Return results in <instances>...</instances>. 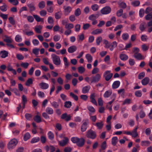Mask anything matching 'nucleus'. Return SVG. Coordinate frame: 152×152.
<instances>
[{
  "label": "nucleus",
  "instance_id": "nucleus-16",
  "mask_svg": "<svg viewBox=\"0 0 152 152\" xmlns=\"http://www.w3.org/2000/svg\"><path fill=\"white\" fill-rule=\"evenodd\" d=\"M85 140L83 138H79V140L77 143V145L80 147L82 146L84 144Z\"/></svg>",
  "mask_w": 152,
  "mask_h": 152
},
{
  "label": "nucleus",
  "instance_id": "nucleus-64",
  "mask_svg": "<svg viewBox=\"0 0 152 152\" xmlns=\"http://www.w3.org/2000/svg\"><path fill=\"white\" fill-rule=\"evenodd\" d=\"M145 18L147 20H149L152 19V13H150L145 16Z\"/></svg>",
  "mask_w": 152,
  "mask_h": 152
},
{
  "label": "nucleus",
  "instance_id": "nucleus-27",
  "mask_svg": "<svg viewBox=\"0 0 152 152\" xmlns=\"http://www.w3.org/2000/svg\"><path fill=\"white\" fill-rule=\"evenodd\" d=\"M145 24V23L144 22H142L140 24L139 27V28L141 31H145L146 28Z\"/></svg>",
  "mask_w": 152,
  "mask_h": 152
},
{
  "label": "nucleus",
  "instance_id": "nucleus-21",
  "mask_svg": "<svg viewBox=\"0 0 152 152\" xmlns=\"http://www.w3.org/2000/svg\"><path fill=\"white\" fill-rule=\"evenodd\" d=\"M120 84V82L119 81H115L112 85V88H118Z\"/></svg>",
  "mask_w": 152,
  "mask_h": 152
},
{
  "label": "nucleus",
  "instance_id": "nucleus-19",
  "mask_svg": "<svg viewBox=\"0 0 152 152\" xmlns=\"http://www.w3.org/2000/svg\"><path fill=\"white\" fill-rule=\"evenodd\" d=\"M90 88L91 87L89 86H86L84 87L82 89V93L83 94H86L88 93Z\"/></svg>",
  "mask_w": 152,
  "mask_h": 152
},
{
  "label": "nucleus",
  "instance_id": "nucleus-41",
  "mask_svg": "<svg viewBox=\"0 0 152 152\" xmlns=\"http://www.w3.org/2000/svg\"><path fill=\"white\" fill-rule=\"evenodd\" d=\"M140 2L139 1H134L132 2L131 4L133 6L137 7L140 4Z\"/></svg>",
  "mask_w": 152,
  "mask_h": 152
},
{
  "label": "nucleus",
  "instance_id": "nucleus-55",
  "mask_svg": "<svg viewBox=\"0 0 152 152\" xmlns=\"http://www.w3.org/2000/svg\"><path fill=\"white\" fill-rule=\"evenodd\" d=\"M91 8L93 11H96L98 10L99 7L98 5L94 4L91 6Z\"/></svg>",
  "mask_w": 152,
  "mask_h": 152
},
{
  "label": "nucleus",
  "instance_id": "nucleus-24",
  "mask_svg": "<svg viewBox=\"0 0 152 152\" xmlns=\"http://www.w3.org/2000/svg\"><path fill=\"white\" fill-rule=\"evenodd\" d=\"M150 142L147 140L142 141L141 142V145L142 146H147L150 145Z\"/></svg>",
  "mask_w": 152,
  "mask_h": 152
},
{
  "label": "nucleus",
  "instance_id": "nucleus-6",
  "mask_svg": "<svg viewBox=\"0 0 152 152\" xmlns=\"http://www.w3.org/2000/svg\"><path fill=\"white\" fill-rule=\"evenodd\" d=\"M101 77V75L99 74H97L95 76L92 77L91 83H96L98 82Z\"/></svg>",
  "mask_w": 152,
  "mask_h": 152
},
{
  "label": "nucleus",
  "instance_id": "nucleus-28",
  "mask_svg": "<svg viewBox=\"0 0 152 152\" xmlns=\"http://www.w3.org/2000/svg\"><path fill=\"white\" fill-rule=\"evenodd\" d=\"M42 28V26L40 25L36 26L35 27V31L38 33H41V30Z\"/></svg>",
  "mask_w": 152,
  "mask_h": 152
},
{
  "label": "nucleus",
  "instance_id": "nucleus-44",
  "mask_svg": "<svg viewBox=\"0 0 152 152\" xmlns=\"http://www.w3.org/2000/svg\"><path fill=\"white\" fill-rule=\"evenodd\" d=\"M61 39V36L58 34L56 35L53 36V39L54 42H57L59 41Z\"/></svg>",
  "mask_w": 152,
  "mask_h": 152
},
{
  "label": "nucleus",
  "instance_id": "nucleus-26",
  "mask_svg": "<svg viewBox=\"0 0 152 152\" xmlns=\"http://www.w3.org/2000/svg\"><path fill=\"white\" fill-rule=\"evenodd\" d=\"M27 6L29 8L30 12L34 11L35 10V7L33 3L28 4Z\"/></svg>",
  "mask_w": 152,
  "mask_h": 152
},
{
  "label": "nucleus",
  "instance_id": "nucleus-15",
  "mask_svg": "<svg viewBox=\"0 0 152 152\" xmlns=\"http://www.w3.org/2000/svg\"><path fill=\"white\" fill-rule=\"evenodd\" d=\"M8 52L6 50L1 51L0 53V56L3 58H5L8 56Z\"/></svg>",
  "mask_w": 152,
  "mask_h": 152
},
{
  "label": "nucleus",
  "instance_id": "nucleus-3",
  "mask_svg": "<svg viewBox=\"0 0 152 152\" xmlns=\"http://www.w3.org/2000/svg\"><path fill=\"white\" fill-rule=\"evenodd\" d=\"M113 74L110 72V71H106L103 74V77L105 78L106 81L109 80L112 77Z\"/></svg>",
  "mask_w": 152,
  "mask_h": 152
},
{
  "label": "nucleus",
  "instance_id": "nucleus-62",
  "mask_svg": "<svg viewBox=\"0 0 152 152\" xmlns=\"http://www.w3.org/2000/svg\"><path fill=\"white\" fill-rule=\"evenodd\" d=\"M8 1L14 5H17L18 4V1L17 0H8Z\"/></svg>",
  "mask_w": 152,
  "mask_h": 152
},
{
  "label": "nucleus",
  "instance_id": "nucleus-18",
  "mask_svg": "<svg viewBox=\"0 0 152 152\" xmlns=\"http://www.w3.org/2000/svg\"><path fill=\"white\" fill-rule=\"evenodd\" d=\"M103 30L101 29H97L93 31L91 34L93 35H96L102 33Z\"/></svg>",
  "mask_w": 152,
  "mask_h": 152
},
{
  "label": "nucleus",
  "instance_id": "nucleus-39",
  "mask_svg": "<svg viewBox=\"0 0 152 152\" xmlns=\"http://www.w3.org/2000/svg\"><path fill=\"white\" fill-rule=\"evenodd\" d=\"M39 140L40 138L39 137H34L31 140V143H36L39 141Z\"/></svg>",
  "mask_w": 152,
  "mask_h": 152
},
{
  "label": "nucleus",
  "instance_id": "nucleus-59",
  "mask_svg": "<svg viewBox=\"0 0 152 152\" xmlns=\"http://www.w3.org/2000/svg\"><path fill=\"white\" fill-rule=\"evenodd\" d=\"M8 19L11 24L13 25L15 24V21L13 17H10Z\"/></svg>",
  "mask_w": 152,
  "mask_h": 152
},
{
  "label": "nucleus",
  "instance_id": "nucleus-38",
  "mask_svg": "<svg viewBox=\"0 0 152 152\" xmlns=\"http://www.w3.org/2000/svg\"><path fill=\"white\" fill-rule=\"evenodd\" d=\"M74 26V25L72 23H68L66 24L65 26V28L68 29H71Z\"/></svg>",
  "mask_w": 152,
  "mask_h": 152
},
{
  "label": "nucleus",
  "instance_id": "nucleus-36",
  "mask_svg": "<svg viewBox=\"0 0 152 152\" xmlns=\"http://www.w3.org/2000/svg\"><path fill=\"white\" fill-rule=\"evenodd\" d=\"M129 37L128 34L126 33H123L122 35V38L124 40H127L129 39Z\"/></svg>",
  "mask_w": 152,
  "mask_h": 152
},
{
  "label": "nucleus",
  "instance_id": "nucleus-46",
  "mask_svg": "<svg viewBox=\"0 0 152 152\" xmlns=\"http://www.w3.org/2000/svg\"><path fill=\"white\" fill-rule=\"evenodd\" d=\"M78 71L80 74H82L85 71V69L82 66L79 67L78 68Z\"/></svg>",
  "mask_w": 152,
  "mask_h": 152
},
{
  "label": "nucleus",
  "instance_id": "nucleus-49",
  "mask_svg": "<svg viewBox=\"0 0 152 152\" xmlns=\"http://www.w3.org/2000/svg\"><path fill=\"white\" fill-rule=\"evenodd\" d=\"M29 65V64L27 62H22L20 64V66L22 67L27 69Z\"/></svg>",
  "mask_w": 152,
  "mask_h": 152
},
{
  "label": "nucleus",
  "instance_id": "nucleus-40",
  "mask_svg": "<svg viewBox=\"0 0 152 152\" xmlns=\"http://www.w3.org/2000/svg\"><path fill=\"white\" fill-rule=\"evenodd\" d=\"M48 137L49 139L52 140L54 138L53 134L51 131H49L48 133Z\"/></svg>",
  "mask_w": 152,
  "mask_h": 152
},
{
  "label": "nucleus",
  "instance_id": "nucleus-60",
  "mask_svg": "<svg viewBox=\"0 0 152 152\" xmlns=\"http://www.w3.org/2000/svg\"><path fill=\"white\" fill-rule=\"evenodd\" d=\"M145 10L143 9H141L139 12V15L140 17H142L144 15Z\"/></svg>",
  "mask_w": 152,
  "mask_h": 152
},
{
  "label": "nucleus",
  "instance_id": "nucleus-45",
  "mask_svg": "<svg viewBox=\"0 0 152 152\" xmlns=\"http://www.w3.org/2000/svg\"><path fill=\"white\" fill-rule=\"evenodd\" d=\"M63 61L65 67L66 68L68 67L69 65V63L68 61V60L66 57H64Z\"/></svg>",
  "mask_w": 152,
  "mask_h": 152
},
{
  "label": "nucleus",
  "instance_id": "nucleus-61",
  "mask_svg": "<svg viewBox=\"0 0 152 152\" xmlns=\"http://www.w3.org/2000/svg\"><path fill=\"white\" fill-rule=\"evenodd\" d=\"M72 105V103L70 101H67L65 102L64 106L67 108L70 107Z\"/></svg>",
  "mask_w": 152,
  "mask_h": 152
},
{
  "label": "nucleus",
  "instance_id": "nucleus-57",
  "mask_svg": "<svg viewBox=\"0 0 152 152\" xmlns=\"http://www.w3.org/2000/svg\"><path fill=\"white\" fill-rule=\"evenodd\" d=\"M39 50L40 49L39 48H34L33 49L32 52L34 54L36 55H37L39 54Z\"/></svg>",
  "mask_w": 152,
  "mask_h": 152
},
{
  "label": "nucleus",
  "instance_id": "nucleus-9",
  "mask_svg": "<svg viewBox=\"0 0 152 152\" xmlns=\"http://www.w3.org/2000/svg\"><path fill=\"white\" fill-rule=\"evenodd\" d=\"M4 41L6 42L7 44L11 43L13 42V40L11 37L7 36H5Z\"/></svg>",
  "mask_w": 152,
  "mask_h": 152
},
{
  "label": "nucleus",
  "instance_id": "nucleus-12",
  "mask_svg": "<svg viewBox=\"0 0 152 152\" xmlns=\"http://www.w3.org/2000/svg\"><path fill=\"white\" fill-rule=\"evenodd\" d=\"M134 57L138 60H142L145 59V57L142 56L141 54L139 53L134 54Z\"/></svg>",
  "mask_w": 152,
  "mask_h": 152
},
{
  "label": "nucleus",
  "instance_id": "nucleus-20",
  "mask_svg": "<svg viewBox=\"0 0 152 152\" xmlns=\"http://www.w3.org/2000/svg\"><path fill=\"white\" fill-rule=\"evenodd\" d=\"M149 78L147 77H145L141 81L142 84L143 85H147L149 81Z\"/></svg>",
  "mask_w": 152,
  "mask_h": 152
},
{
  "label": "nucleus",
  "instance_id": "nucleus-11",
  "mask_svg": "<svg viewBox=\"0 0 152 152\" xmlns=\"http://www.w3.org/2000/svg\"><path fill=\"white\" fill-rule=\"evenodd\" d=\"M64 139L63 140L59 141V144L61 146H63L65 145L68 142L69 140L67 137H64Z\"/></svg>",
  "mask_w": 152,
  "mask_h": 152
},
{
  "label": "nucleus",
  "instance_id": "nucleus-14",
  "mask_svg": "<svg viewBox=\"0 0 152 152\" xmlns=\"http://www.w3.org/2000/svg\"><path fill=\"white\" fill-rule=\"evenodd\" d=\"M77 49V47L75 45H72L68 49V51L69 53H72L75 51Z\"/></svg>",
  "mask_w": 152,
  "mask_h": 152
},
{
  "label": "nucleus",
  "instance_id": "nucleus-32",
  "mask_svg": "<svg viewBox=\"0 0 152 152\" xmlns=\"http://www.w3.org/2000/svg\"><path fill=\"white\" fill-rule=\"evenodd\" d=\"M103 125L104 124L103 122L102 121H100L99 122L96 123L95 125L97 126L98 129H101L102 128Z\"/></svg>",
  "mask_w": 152,
  "mask_h": 152
},
{
  "label": "nucleus",
  "instance_id": "nucleus-10",
  "mask_svg": "<svg viewBox=\"0 0 152 152\" xmlns=\"http://www.w3.org/2000/svg\"><path fill=\"white\" fill-rule=\"evenodd\" d=\"M65 15H68L72 10V8L69 6H64L63 7Z\"/></svg>",
  "mask_w": 152,
  "mask_h": 152
},
{
  "label": "nucleus",
  "instance_id": "nucleus-1",
  "mask_svg": "<svg viewBox=\"0 0 152 152\" xmlns=\"http://www.w3.org/2000/svg\"><path fill=\"white\" fill-rule=\"evenodd\" d=\"M53 63L56 65H59L61 63L60 57L55 54H52L51 55Z\"/></svg>",
  "mask_w": 152,
  "mask_h": 152
},
{
  "label": "nucleus",
  "instance_id": "nucleus-4",
  "mask_svg": "<svg viewBox=\"0 0 152 152\" xmlns=\"http://www.w3.org/2000/svg\"><path fill=\"white\" fill-rule=\"evenodd\" d=\"M86 136L88 138L94 139L96 137V134L95 132L90 130L87 132Z\"/></svg>",
  "mask_w": 152,
  "mask_h": 152
},
{
  "label": "nucleus",
  "instance_id": "nucleus-31",
  "mask_svg": "<svg viewBox=\"0 0 152 152\" xmlns=\"http://www.w3.org/2000/svg\"><path fill=\"white\" fill-rule=\"evenodd\" d=\"M103 42L105 45L104 47L106 48H109L110 46V43L106 39H104Z\"/></svg>",
  "mask_w": 152,
  "mask_h": 152
},
{
  "label": "nucleus",
  "instance_id": "nucleus-43",
  "mask_svg": "<svg viewBox=\"0 0 152 152\" xmlns=\"http://www.w3.org/2000/svg\"><path fill=\"white\" fill-rule=\"evenodd\" d=\"M102 38L101 36L97 37L96 39V45H99L102 41Z\"/></svg>",
  "mask_w": 152,
  "mask_h": 152
},
{
  "label": "nucleus",
  "instance_id": "nucleus-50",
  "mask_svg": "<svg viewBox=\"0 0 152 152\" xmlns=\"http://www.w3.org/2000/svg\"><path fill=\"white\" fill-rule=\"evenodd\" d=\"M34 119V121L37 123H39L41 121V117L38 115L35 116Z\"/></svg>",
  "mask_w": 152,
  "mask_h": 152
},
{
  "label": "nucleus",
  "instance_id": "nucleus-47",
  "mask_svg": "<svg viewBox=\"0 0 152 152\" xmlns=\"http://www.w3.org/2000/svg\"><path fill=\"white\" fill-rule=\"evenodd\" d=\"M87 108L88 110L91 112L90 113H94L95 111V109L92 106H88Z\"/></svg>",
  "mask_w": 152,
  "mask_h": 152
},
{
  "label": "nucleus",
  "instance_id": "nucleus-5",
  "mask_svg": "<svg viewBox=\"0 0 152 152\" xmlns=\"http://www.w3.org/2000/svg\"><path fill=\"white\" fill-rule=\"evenodd\" d=\"M111 8L109 7H106L101 10V13L103 15L109 14L111 11Z\"/></svg>",
  "mask_w": 152,
  "mask_h": 152
},
{
  "label": "nucleus",
  "instance_id": "nucleus-52",
  "mask_svg": "<svg viewBox=\"0 0 152 152\" xmlns=\"http://www.w3.org/2000/svg\"><path fill=\"white\" fill-rule=\"evenodd\" d=\"M118 138L116 137H113L112 139V144L113 145H115L118 141Z\"/></svg>",
  "mask_w": 152,
  "mask_h": 152
},
{
  "label": "nucleus",
  "instance_id": "nucleus-56",
  "mask_svg": "<svg viewBox=\"0 0 152 152\" xmlns=\"http://www.w3.org/2000/svg\"><path fill=\"white\" fill-rule=\"evenodd\" d=\"M17 58L19 60H23L24 58V56L20 54H17L16 55Z\"/></svg>",
  "mask_w": 152,
  "mask_h": 152
},
{
  "label": "nucleus",
  "instance_id": "nucleus-34",
  "mask_svg": "<svg viewBox=\"0 0 152 152\" xmlns=\"http://www.w3.org/2000/svg\"><path fill=\"white\" fill-rule=\"evenodd\" d=\"M15 40L16 42H19L22 41V39L20 35L18 34L16 36L15 38Z\"/></svg>",
  "mask_w": 152,
  "mask_h": 152
},
{
  "label": "nucleus",
  "instance_id": "nucleus-23",
  "mask_svg": "<svg viewBox=\"0 0 152 152\" xmlns=\"http://www.w3.org/2000/svg\"><path fill=\"white\" fill-rule=\"evenodd\" d=\"M120 59L122 61H126L128 58V56L125 54H121L120 55Z\"/></svg>",
  "mask_w": 152,
  "mask_h": 152
},
{
  "label": "nucleus",
  "instance_id": "nucleus-25",
  "mask_svg": "<svg viewBox=\"0 0 152 152\" xmlns=\"http://www.w3.org/2000/svg\"><path fill=\"white\" fill-rule=\"evenodd\" d=\"M50 103L52 107L54 108H57L59 107V104L56 101L51 102L50 101Z\"/></svg>",
  "mask_w": 152,
  "mask_h": 152
},
{
  "label": "nucleus",
  "instance_id": "nucleus-63",
  "mask_svg": "<svg viewBox=\"0 0 152 152\" xmlns=\"http://www.w3.org/2000/svg\"><path fill=\"white\" fill-rule=\"evenodd\" d=\"M97 18V17H96V15L92 14L89 16L88 18L90 20H96Z\"/></svg>",
  "mask_w": 152,
  "mask_h": 152
},
{
  "label": "nucleus",
  "instance_id": "nucleus-22",
  "mask_svg": "<svg viewBox=\"0 0 152 152\" xmlns=\"http://www.w3.org/2000/svg\"><path fill=\"white\" fill-rule=\"evenodd\" d=\"M117 45V43L116 41L113 42L111 44H110V46L109 49L111 51H112L116 47Z\"/></svg>",
  "mask_w": 152,
  "mask_h": 152
},
{
  "label": "nucleus",
  "instance_id": "nucleus-29",
  "mask_svg": "<svg viewBox=\"0 0 152 152\" xmlns=\"http://www.w3.org/2000/svg\"><path fill=\"white\" fill-rule=\"evenodd\" d=\"M112 94V91L111 90H109L106 91L104 94V96L105 98H108Z\"/></svg>",
  "mask_w": 152,
  "mask_h": 152
},
{
  "label": "nucleus",
  "instance_id": "nucleus-8",
  "mask_svg": "<svg viewBox=\"0 0 152 152\" xmlns=\"http://www.w3.org/2000/svg\"><path fill=\"white\" fill-rule=\"evenodd\" d=\"M88 123L89 122L88 120H86L85 122H83L81 127L82 131L84 132L86 130Z\"/></svg>",
  "mask_w": 152,
  "mask_h": 152
},
{
  "label": "nucleus",
  "instance_id": "nucleus-54",
  "mask_svg": "<svg viewBox=\"0 0 152 152\" xmlns=\"http://www.w3.org/2000/svg\"><path fill=\"white\" fill-rule=\"evenodd\" d=\"M81 13V11L80 9L79 8H77L75 12V15L77 16L80 15Z\"/></svg>",
  "mask_w": 152,
  "mask_h": 152
},
{
  "label": "nucleus",
  "instance_id": "nucleus-35",
  "mask_svg": "<svg viewBox=\"0 0 152 152\" xmlns=\"http://www.w3.org/2000/svg\"><path fill=\"white\" fill-rule=\"evenodd\" d=\"M46 112L49 114H52L53 113V109L50 107H48L46 109Z\"/></svg>",
  "mask_w": 152,
  "mask_h": 152
},
{
  "label": "nucleus",
  "instance_id": "nucleus-33",
  "mask_svg": "<svg viewBox=\"0 0 152 152\" xmlns=\"http://www.w3.org/2000/svg\"><path fill=\"white\" fill-rule=\"evenodd\" d=\"M148 32L150 33L152 31V20L149 22L147 24Z\"/></svg>",
  "mask_w": 152,
  "mask_h": 152
},
{
  "label": "nucleus",
  "instance_id": "nucleus-48",
  "mask_svg": "<svg viewBox=\"0 0 152 152\" xmlns=\"http://www.w3.org/2000/svg\"><path fill=\"white\" fill-rule=\"evenodd\" d=\"M31 137L30 134L28 133H26L24 136L23 139L25 141L29 139Z\"/></svg>",
  "mask_w": 152,
  "mask_h": 152
},
{
  "label": "nucleus",
  "instance_id": "nucleus-51",
  "mask_svg": "<svg viewBox=\"0 0 152 152\" xmlns=\"http://www.w3.org/2000/svg\"><path fill=\"white\" fill-rule=\"evenodd\" d=\"M77 39L78 40L83 41L84 39V35L83 34H81L77 36Z\"/></svg>",
  "mask_w": 152,
  "mask_h": 152
},
{
  "label": "nucleus",
  "instance_id": "nucleus-53",
  "mask_svg": "<svg viewBox=\"0 0 152 152\" xmlns=\"http://www.w3.org/2000/svg\"><path fill=\"white\" fill-rule=\"evenodd\" d=\"M132 103V100L129 99H126L124 102L123 105L128 104Z\"/></svg>",
  "mask_w": 152,
  "mask_h": 152
},
{
  "label": "nucleus",
  "instance_id": "nucleus-17",
  "mask_svg": "<svg viewBox=\"0 0 152 152\" xmlns=\"http://www.w3.org/2000/svg\"><path fill=\"white\" fill-rule=\"evenodd\" d=\"M85 57L88 63H91L92 62L93 59V57L90 54H86L85 56Z\"/></svg>",
  "mask_w": 152,
  "mask_h": 152
},
{
  "label": "nucleus",
  "instance_id": "nucleus-58",
  "mask_svg": "<svg viewBox=\"0 0 152 152\" xmlns=\"http://www.w3.org/2000/svg\"><path fill=\"white\" fill-rule=\"evenodd\" d=\"M7 6L6 5L4 4L0 7V9L2 11H6L7 10Z\"/></svg>",
  "mask_w": 152,
  "mask_h": 152
},
{
  "label": "nucleus",
  "instance_id": "nucleus-42",
  "mask_svg": "<svg viewBox=\"0 0 152 152\" xmlns=\"http://www.w3.org/2000/svg\"><path fill=\"white\" fill-rule=\"evenodd\" d=\"M45 2L42 1L39 2L38 4V6L39 8L43 9L45 7Z\"/></svg>",
  "mask_w": 152,
  "mask_h": 152
},
{
  "label": "nucleus",
  "instance_id": "nucleus-30",
  "mask_svg": "<svg viewBox=\"0 0 152 152\" xmlns=\"http://www.w3.org/2000/svg\"><path fill=\"white\" fill-rule=\"evenodd\" d=\"M33 16L37 22H39L41 21L43 22H44L43 19L41 18L39 16L37 15H34Z\"/></svg>",
  "mask_w": 152,
  "mask_h": 152
},
{
  "label": "nucleus",
  "instance_id": "nucleus-37",
  "mask_svg": "<svg viewBox=\"0 0 152 152\" xmlns=\"http://www.w3.org/2000/svg\"><path fill=\"white\" fill-rule=\"evenodd\" d=\"M129 15L131 18V20H133L135 18V12L133 11H131L129 13Z\"/></svg>",
  "mask_w": 152,
  "mask_h": 152
},
{
  "label": "nucleus",
  "instance_id": "nucleus-2",
  "mask_svg": "<svg viewBox=\"0 0 152 152\" xmlns=\"http://www.w3.org/2000/svg\"><path fill=\"white\" fill-rule=\"evenodd\" d=\"M18 143V141L16 139L14 138L12 139L8 143V149H13L15 147Z\"/></svg>",
  "mask_w": 152,
  "mask_h": 152
},
{
  "label": "nucleus",
  "instance_id": "nucleus-7",
  "mask_svg": "<svg viewBox=\"0 0 152 152\" xmlns=\"http://www.w3.org/2000/svg\"><path fill=\"white\" fill-rule=\"evenodd\" d=\"M138 128V126H136L133 131L131 132H130V135H131L132 137H136L138 136V134L137 132Z\"/></svg>",
  "mask_w": 152,
  "mask_h": 152
},
{
  "label": "nucleus",
  "instance_id": "nucleus-13",
  "mask_svg": "<svg viewBox=\"0 0 152 152\" xmlns=\"http://www.w3.org/2000/svg\"><path fill=\"white\" fill-rule=\"evenodd\" d=\"M39 85L41 88L43 89H46L49 87V85L45 83L42 82L40 83Z\"/></svg>",
  "mask_w": 152,
  "mask_h": 152
}]
</instances>
